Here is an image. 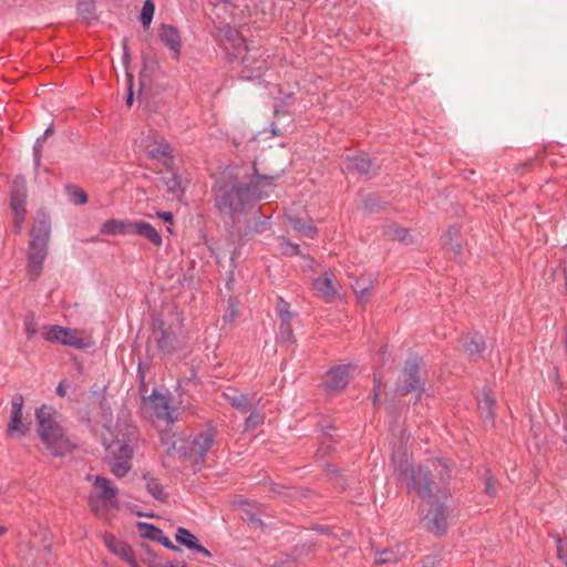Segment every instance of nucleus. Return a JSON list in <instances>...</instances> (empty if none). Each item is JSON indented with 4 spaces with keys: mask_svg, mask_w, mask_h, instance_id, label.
Listing matches in <instances>:
<instances>
[{
    "mask_svg": "<svg viewBox=\"0 0 567 567\" xmlns=\"http://www.w3.org/2000/svg\"><path fill=\"white\" fill-rule=\"evenodd\" d=\"M175 538L181 545L187 547L188 549H193L198 553H202L206 557L212 556L210 551L208 549H206L204 546H202L198 543L197 537L194 534H192L189 530H187L186 528L179 527L176 530Z\"/></svg>",
    "mask_w": 567,
    "mask_h": 567,
    "instance_id": "4be33fe9",
    "label": "nucleus"
},
{
    "mask_svg": "<svg viewBox=\"0 0 567 567\" xmlns=\"http://www.w3.org/2000/svg\"><path fill=\"white\" fill-rule=\"evenodd\" d=\"M147 491L155 499L161 502L165 499L166 494L164 493L162 485L158 484L155 480L147 482Z\"/></svg>",
    "mask_w": 567,
    "mask_h": 567,
    "instance_id": "473e14b6",
    "label": "nucleus"
},
{
    "mask_svg": "<svg viewBox=\"0 0 567 567\" xmlns=\"http://www.w3.org/2000/svg\"><path fill=\"white\" fill-rule=\"evenodd\" d=\"M458 248H460L458 245L452 246V250H454V251H457Z\"/></svg>",
    "mask_w": 567,
    "mask_h": 567,
    "instance_id": "052dcab7",
    "label": "nucleus"
},
{
    "mask_svg": "<svg viewBox=\"0 0 567 567\" xmlns=\"http://www.w3.org/2000/svg\"><path fill=\"white\" fill-rule=\"evenodd\" d=\"M51 221L43 217L30 230V241L27 250V277L35 281L42 274L49 252Z\"/></svg>",
    "mask_w": 567,
    "mask_h": 567,
    "instance_id": "7ed1b4c3",
    "label": "nucleus"
},
{
    "mask_svg": "<svg viewBox=\"0 0 567 567\" xmlns=\"http://www.w3.org/2000/svg\"><path fill=\"white\" fill-rule=\"evenodd\" d=\"M236 317V310L231 308L229 312L225 316V320L231 321Z\"/></svg>",
    "mask_w": 567,
    "mask_h": 567,
    "instance_id": "5fc2aeb1",
    "label": "nucleus"
},
{
    "mask_svg": "<svg viewBox=\"0 0 567 567\" xmlns=\"http://www.w3.org/2000/svg\"><path fill=\"white\" fill-rule=\"evenodd\" d=\"M159 179L167 187V190L175 196H181L184 192L182 178L173 163L169 168H163L158 173Z\"/></svg>",
    "mask_w": 567,
    "mask_h": 567,
    "instance_id": "6ab92c4d",
    "label": "nucleus"
},
{
    "mask_svg": "<svg viewBox=\"0 0 567 567\" xmlns=\"http://www.w3.org/2000/svg\"><path fill=\"white\" fill-rule=\"evenodd\" d=\"M117 488L104 476H96L89 496V506L92 512L99 513L101 507H107L116 502Z\"/></svg>",
    "mask_w": 567,
    "mask_h": 567,
    "instance_id": "1a4fd4ad",
    "label": "nucleus"
},
{
    "mask_svg": "<svg viewBox=\"0 0 567 567\" xmlns=\"http://www.w3.org/2000/svg\"><path fill=\"white\" fill-rule=\"evenodd\" d=\"M76 9L79 14L89 23L96 20L94 0H79Z\"/></svg>",
    "mask_w": 567,
    "mask_h": 567,
    "instance_id": "c756f323",
    "label": "nucleus"
},
{
    "mask_svg": "<svg viewBox=\"0 0 567 567\" xmlns=\"http://www.w3.org/2000/svg\"><path fill=\"white\" fill-rule=\"evenodd\" d=\"M143 516H144V517H145V516H147V517H153V514H148V513H145V512H144V513H143Z\"/></svg>",
    "mask_w": 567,
    "mask_h": 567,
    "instance_id": "e2e57ef3",
    "label": "nucleus"
},
{
    "mask_svg": "<svg viewBox=\"0 0 567 567\" xmlns=\"http://www.w3.org/2000/svg\"><path fill=\"white\" fill-rule=\"evenodd\" d=\"M154 333L161 348L168 347V336H166V332L163 330V322L158 326V332L154 331Z\"/></svg>",
    "mask_w": 567,
    "mask_h": 567,
    "instance_id": "79ce46f5",
    "label": "nucleus"
},
{
    "mask_svg": "<svg viewBox=\"0 0 567 567\" xmlns=\"http://www.w3.org/2000/svg\"><path fill=\"white\" fill-rule=\"evenodd\" d=\"M54 132V126L53 125H50L45 131L44 133L40 136V138H43V141H45L49 136H51Z\"/></svg>",
    "mask_w": 567,
    "mask_h": 567,
    "instance_id": "864d4df0",
    "label": "nucleus"
},
{
    "mask_svg": "<svg viewBox=\"0 0 567 567\" xmlns=\"http://www.w3.org/2000/svg\"><path fill=\"white\" fill-rule=\"evenodd\" d=\"M270 187L271 179L267 176L250 177L245 168H226L213 188L215 206L224 217L235 221L247 205L266 198Z\"/></svg>",
    "mask_w": 567,
    "mask_h": 567,
    "instance_id": "f257e3e1",
    "label": "nucleus"
},
{
    "mask_svg": "<svg viewBox=\"0 0 567 567\" xmlns=\"http://www.w3.org/2000/svg\"><path fill=\"white\" fill-rule=\"evenodd\" d=\"M144 410L151 417L166 424L174 423L177 420L176 409L172 405L171 399L166 394L156 391L146 401L144 400Z\"/></svg>",
    "mask_w": 567,
    "mask_h": 567,
    "instance_id": "9d476101",
    "label": "nucleus"
},
{
    "mask_svg": "<svg viewBox=\"0 0 567 567\" xmlns=\"http://www.w3.org/2000/svg\"><path fill=\"white\" fill-rule=\"evenodd\" d=\"M14 214V230L16 234H20L22 229V225L25 219L27 209L23 210H12Z\"/></svg>",
    "mask_w": 567,
    "mask_h": 567,
    "instance_id": "a19ab883",
    "label": "nucleus"
},
{
    "mask_svg": "<svg viewBox=\"0 0 567 567\" xmlns=\"http://www.w3.org/2000/svg\"><path fill=\"white\" fill-rule=\"evenodd\" d=\"M163 535L162 530L155 528L153 525L144 523V538H150L152 540H158Z\"/></svg>",
    "mask_w": 567,
    "mask_h": 567,
    "instance_id": "ea45409f",
    "label": "nucleus"
},
{
    "mask_svg": "<svg viewBox=\"0 0 567 567\" xmlns=\"http://www.w3.org/2000/svg\"><path fill=\"white\" fill-rule=\"evenodd\" d=\"M157 567H186V565L181 561H177V563L166 561L163 565H157Z\"/></svg>",
    "mask_w": 567,
    "mask_h": 567,
    "instance_id": "8fccbe9b",
    "label": "nucleus"
},
{
    "mask_svg": "<svg viewBox=\"0 0 567 567\" xmlns=\"http://www.w3.org/2000/svg\"><path fill=\"white\" fill-rule=\"evenodd\" d=\"M392 462L396 473L405 478H410L411 489L424 498L432 496L427 468L419 466L417 470H413L406 452L393 453Z\"/></svg>",
    "mask_w": 567,
    "mask_h": 567,
    "instance_id": "423d86ee",
    "label": "nucleus"
},
{
    "mask_svg": "<svg viewBox=\"0 0 567 567\" xmlns=\"http://www.w3.org/2000/svg\"><path fill=\"white\" fill-rule=\"evenodd\" d=\"M289 221L291 227L305 237L313 238L317 234V230L312 224H307L300 218L289 217Z\"/></svg>",
    "mask_w": 567,
    "mask_h": 567,
    "instance_id": "7c9ffc66",
    "label": "nucleus"
},
{
    "mask_svg": "<svg viewBox=\"0 0 567 567\" xmlns=\"http://www.w3.org/2000/svg\"><path fill=\"white\" fill-rule=\"evenodd\" d=\"M65 192L69 195V200L75 205H84L87 203L86 193L76 185H65Z\"/></svg>",
    "mask_w": 567,
    "mask_h": 567,
    "instance_id": "2f4dec72",
    "label": "nucleus"
},
{
    "mask_svg": "<svg viewBox=\"0 0 567 567\" xmlns=\"http://www.w3.org/2000/svg\"><path fill=\"white\" fill-rule=\"evenodd\" d=\"M288 305L280 300L279 306V318H280V338L284 341L291 342L293 340V333L291 328L292 315L287 309Z\"/></svg>",
    "mask_w": 567,
    "mask_h": 567,
    "instance_id": "5701e85b",
    "label": "nucleus"
},
{
    "mask_svg": "<svg viewBox=\"0 0 567 567\" xmlns=\"http://www.w3.org/2000/svg\"><path fill=\"white\" fill-rule=\"evenodd\" d=\"M24 329H25V334H27L28 339H32L37 334L38 329H37V324H35V321H34V318L32 315L25 316Z\"/></svg>",
    "mask_w": 567,
    "mask_h": 567,
    "instance_id": "4c0bfd02",
    "label": "nucleus"
},
{
    "mask_svg": "<svg viewBox=\"0 0 567 567\" xmlns=\"http://www.w3.org/2000/svg\"><path fill=\"white\" fill-rule=\"evenodd\" d=\"M312 289L317 297L331 302L339 296L340 285L331 271H326L312 282Z\"/></svg>",
    "mask_w": 567,
    "mask_h": 567,
    "instance_id": "9b49d317",
    "label": "nucleus"
},
{
    "mask_svg": "<svg viewBox=\"0 0 567 567\" xmlns=\"http://www.w3.org/2000/svg\"><path fill=\"white\" fill-rule=\"evenodd\" d=\"M244 63H245L246 65H248V63H249V58H244Z\"/></svg>",
    "mask_w": 567,
    "mask_h": 567,
    "instance_id": "680f3d73",
    "label": "nucleus"
},
{
    "mask_svg": "<svg viewBox=\"0 0 567 567\" xmlns=\"http://www.w3.org/2000/svg\"><path fill=\"white\" fill-rule=\"evenodd\" d=\"M417 371L419 364L416 362L406 364L396 381V392L400 395H405L411 391L420 393L421 380L417 375Z\"/></svg>",
    "mask_w": 567,
    "mask_h": 567,
    "instance_id": "f8f14e48",
    "label": "nucleus"
},
{
    "mask_svg": "<svg viewBox=\"0 0 567 567\" xmlns=\"http://www.w3.org/2000/svg\"><path fill=\"white\" fill-rule=\"evenodd\" d=\"M158 38L172 51L174 59H178L181 52V37L177 30L172 25L163 24L158 29Z\"/></svg>",
    "mask_w": 567,
    "mask_h": 567,
    "instance_id": "aec40b11",
    "label": "nucleus"
},
{
    "mask_svg": "<svg viewBox=\"0 0 567 567\" xmlns=\"http://www.w3.org/2000/svg\"><path fill=\"white\" fill-rule=\"evenodd\" d=\"M28 188L24 176L17 175L11 184L10 207L12 210L27 209Z\"/></svg>",
    "mask_w": 567,
    "mask_h": 567,
    "instance_id": "f3484780",
    "label": "nucleus"
},
{
    "mask_svg": "<svg viewBox=\"0 0 567 567\" xmlns=\"http://www.w3.org/2000/svg\"><path fill=\"white\" fill-rule=\"evenodd\" d=\"M43 143H44L43 138L38 137L33 145V164H34L35 172L39 171V167L41 164Z\"/></svg>",
    "mask_w": 567,
    "mask_h": 567,
    "instance_id": "f704fd0d",
    "label": "nucleus"
},
{
    "mask_svg": "<svg viewBox=\"0 0 567 567\" xmlns=\"http://www.w3.org/2000/svg\"><path fill=\"white\" fill-rule=\"evenodd\" d=\"M7 532V528L0 525V536H2Z\"/></svg>",
    "mask_w": 567,
    "mask_h": 567,
    "instance_id": "13d9d810",
    "label": "nucleus"
},
{
    "mask_svg": "<svg viewBox=\"0 0 567 567\" xmlns=\"http://www.w3.org/2000/svg\"><path fill=\"white\" fill-rule=\"evenodd\" d=\"M130 62H131V55L128 51V47L126 43V40L123 41V56H122V63L125 69V104L127 107H131L134 103V75L130 71Z\"/></svg>",
    "mask_w": 567,
    "mask_h": 567,
    "instance_id": "412c9836",
    "label": "nucleus"
},
{
    "mask_svg": "<svg viewBox=\"0 0 567 567\" xmlns=\"http://www.w3.org/2000/svg\"><path fill=\"white\" fill-rule=\"evenodd\" d=\"M95 431L99 433L101 442L105 447V460L111 472L116 477L125 476L132 467V447L128 443L118 440L112 429L106 424H103L100 430L96 429Z\"/></svg>",
    "mask_w": 567,
    "mask_h": 567,
    "instance_id": "20e7f679",
    "label": "nucleus"
},
{
    "mask_svg": "<svg viewBox=\"0 0 567 567\" xmlns=\"http://www.w3.org/2000/svg\"><path fill=\"white\" fill-rule=\"evenodd\" d=\"M432 465H433V466H435V468H436L437 466H441V467H443V468H447L446 464H445V463H443V462H441V461L432 462Z\"/></svg>",
    "mask_w": 567,
    "mask_h": 567,
    "instance_id": "6e6d98bb",
    "label": "nucleus"
},
{
    "mask_svg": "<svg viewBox=\"0 0 567 567\" xmlns=\"http://www.w3.org/2000/svg\"><path fill=\"white\" fill-rule=\"evenodd\" d=\"M354 368L351 365H338L330 369L324 377V385L330 391H340L344 389L350 379Z\"/></svg>",
    "mask_w": 567,
    "mask_h": 567,
    "instance_id": "ddd939ff",
    "label": "nucleus"
},
{
    "mask_svg": "<svg viewBox=\"0 0 567 567\" xmlns=\"http://www.w3.org/2000/svg\"><path fill=\"white\" fill-rule=\"evenodd\" d=\"M495 399L489 392H484L482 399L478 401V410L482 417L486 421L493 422L494 420Z\"/></svg>",
    "mask_w": 567,
    "mask_h": 567,
    "instance_id": "bb28decb",
    "label": "nucleus"
},
{
    "mask_svg": "<svg viewBox=\"0 0 567 567\" xmlns=\"http://www.w3.org/2000/svg\"><path fill=\"white\" fill-rule=\"evenodd\" d=\"M157 216L167 223H172L173 216L168 212L158 213Z\"/></svg>",
    "mask_w": 567,
    "mask_h": 567,
    "instance_id": "603ef678",
    "label": "nucleus"
},
{
    "mask_svg": "<svg viewBox=\"0 0 567 567\" xmlns=\"http://www.w3.org/2000/svg\"><path fill=\"white\" fill-rule=\"evenodd\" d=\"M566 442H567V436H566Z\"/></svg>",
    "mask_w": 567,
    "mask_h": 567,
    "instance_id": "774afa93",
    "label": "nucleus"
},
{
    "mask_svg": "<svg viewBox=\"0 0 567 567\" xmlns=\"http://www.w3.org/2000/svg\"><path fill=\"white\" fill-rule=\"evenodd\" d=\"M485 349L484 339L481 334L472 336L467 342L464 343V351L472 358L478 357Z\"/></svg>",
    "mask_w": 567,
    "mask_h": 567,
    "instance_id": "cd10ccee",
    "label": "nucleus"
},
{
    "mask_svg": "<svg viewBox=\"0 0 567 567\" xmlns=\"http://www.w3.org/2000/svg\"><path fill=\"white\" fill-rule=\"evenodd\" d=\"M66 386H68V385L65 384V382H64V381H61V382L58 384V386H56V394H58L59 396H62V398H63V396H65V395H66Z\"/></svg>",
    "mask_w": 567,
    "mask_h": 567,
    "instance_id": "de8ad7c7",
    "label": "nucleus"
},
{
    "mask_svg": "<svg viewBox=\"0 0 567 567\" xmlns=\"http://www.w3.org/2000/svg\"><path fill=\"white\" fill-rule=\"evenodd\" d=\"M393 237L399 240H403L406 237V230L400 227H394Z\"/></svg>",
    "mask_w": 567,
    "mask_h": 567,
    "instance_id": "49530a36",
    "label": "nucleus"
},
{
    "mask_svg": "<svg viewBox=\"0 0 567 567\" xmlns=\"http://www.w3.org/2000/svg\"><path fill=\"white\" fill-rule=\"evenodd\" d=\"M485 489H486V493L489 495H493L495 493L494 483L491 477L486 478Z\"/></svg>",
    "mask_w": 567,
    "mask_h": 567,
    "instance_id": "09e8293b",
    "label": "nucleus"
},
{
    "mask_svg": "<svg viewBox=\"0 0 567 567\" xmlns=\"http://www.w3.org/2000/svg\"><path fill=\"white\" fill-rule=\"evenodd\" d=\"M138 20L142 21V12L138 14Z\"/></svg>",
    "mask_w": 567,
    "mask_h": 567,
    "instance_id": "338daca9",
    "label": "nucleus"
},
{
    "mask_svg": "<svg viewBox=\"0 0 567 567\" xmlns=\"http://www.w3.org/2000/svg\"><path fill=\"white\" fill-rule=\"evenodd\" d=\"M155 11V4L152 0L144 1V28L148 27L152 22Z\"/></svg>",
    "mask_w": 567,
    "mask_h": 567,
    "instance_id": "e433bc0d",
    "label": "nucleus"
},
{
    "mask_svg": "<svg viewBox=\"0 0 567 567\" xmlns=\"http://www.w3.org/2000/svg\"><path fill=\"white\" fill-rule=\"evenodd\" d=\"M217 431L208 426L188 441H173L172 449L179 452L184 457L189 458L195 466L204 463L206 453L212 449Z\"/></svg>",
    "mask_w": 567,
    "mask_h": 567,
    "instance_id": "39448f33",
    "label": "nucleus"
},
{
    "mask_svg": "<svg viewBox=\"0 0 567 567\" xmlns=\"http://www.w3.org/2000/svg\"><path fill=\"white\" fill-rule=\"evenodd\" d=\"M24 398L21 393H16L11 400V415L8 424V433L18 432L20 435H25L28 427L22 424V408Z\"/></svg>",
    "mask_w": 567,
    "mask_h": 567,
    "instance_id": "a211bd4d",
    "label": "nucleus"
},
{
    "mask_svg": "<svg viewBox=\"0 0 567 567\" xmlns=\"http://www.w3.org/2000/svg\"><path fill=\"white\" fill-rule=\"evenodd\" d=\"M144 148V169L156 174L163 168H169L174 163L173 150L162 136H148Z\"/></svg>",
    "mask_w": 567,
    "mask_h": 567,
    "instance_id": "0eeeda50",
    "label": "nucleus"
},
{
    "mask_svg": "<svg viewBox=\"0 0 567 567\" xmlns=\"http://www.w3.org/2000/svg\"><path fill=\"white\" fill-rule=\"evenodd\" d=\"M227 401L237 410L246 412L250 409V402L247 395L238 392L235 389H228L225 392Z\"/></svg>",
    "mask_w": 567,
    "mask_h": 567,
    "instance_id": "393cba45",
    "label": "nucleus"
},
{
    "mask_svg": "<svg viewBox=\"0 0 567 567\" xmlns=\"http://www.w3.org/2000/svg\"><path fill=\"white\" fill-rule=\"evenodd\" d=\"M404 555V548L402 546H398L395 549H384L375 553V561L378 564H392L400 560V558Z\"/></svg>",
    "mask_w": 567,
    "mask_h": 567,
    "instance_id": "a878e982",
    "label": "nucleus"
},
{
    "mask_svg": "<svg viewBox=\"0 0 567 567\" xmlns=\"http://www.w3.org/2000/svg\"><path fill=\"white\" fill-rule=\"evenodd\" d=\"M142 101V73L138 75V82H137V102L140 103Z\"/></svg>",
    "mask_w": 567,
    "mask_h": 567,
    "instance_id": "3c124183",
    "label": "nucleus"
},
{
    "mask_svg": "<svg viewBox=\"0 0 567 567\" xmlns=\"http://www.w3.org/2000/svg\"><path fill=\"white\" fill-rule=\"evenodd\" d=\"M280 250L282 254L286 255H298L299 254V247L298 245H293L289 241H287L285 238L279 239Z\"/></svg>",
    "mask_w": 567,
    "mask_h": 567,
    "instance_id": "58836bf2",
    "label": "nucleus"
},
{
    "mask_svg": "<svg viewBox=\"0 0 567 567\" xmlns=\"http://www.w3.org/2000/svg\"><path fill=\"white\" fill-rule=\"evenodd\" d=\"M136 379L138 382L137 391L142 395V358L137 357L136 363Z\"/></svg>",
    "mask_w": 567,
    "mask_h": 567,
    "instance_id": "37998d69",
    "label": "nucleus"
},
{
    "mask_svg": "<svg viewBox=\"0 0 567 567\" xmlns=\"http://www.w3.org/2000/svg\"><path fill=\"white\" fill-rule=\"evenodd\" d=\"M136 526H137L138 530H141V532H142V522H141V520H138V522L136 523Z\"/></svg>",
    "mask_w": 567,
    "mask_h": 567,
    "instance_id": "bf43d9fd",
    "label": "nucleus"
},
{
    "mask_svg": "<svg viewBox=\"0 0 567 567\" xmlns=\"http://www.w3.org/2000/svg\"><path fill=\"white\" fill-rule=\"evenodd\" d=\"M101 233L103 235H142V221H128L120 219H110L102 224Z\"/></svg>",
    "mask_w": 567,
    "mask_h": 567,
    "instance_id": "dca6fc26",
    "label": "nucleus"
},
{
    "mask_svg": "<svg viewBox=\"0 0 567 567\" xmlns=\"http://www.w3.org/2000/svg\"><path fill=\"white\" fill-rule=\"evenodd\" d=\"M104 545L107 549L120 556L123 560L128 563L131 567H140L138 561L135 558L132 547L123 540L117 539L113 534L105 533L103 535Z\"/></svg>",
    "mask_w": 567,
    "mask_h": 567,
    "instance_id": "2eb2a0df",
    "label": "nucleus"
},
{
    "mask_svg": "<svg viewBox=\"0 0 567 567\" xmlns=\"http://www.w3.org/2000/svg\"><path fill=\"white\" fill-rule=\"evenodd\" d=\"M150 549L147 547L144 546V554H150Z\"/></svg>",
    "mask_w": 567,
    "mask_h": 567,
    "instance_id": "0e129e2a",
    "label": "nucleus"
},
{
    "mask_svg": "<svg viewBox=\"0 0 567 567\" xmlns=\"http://www.w3.org/2000/svg\"><path fill=\"white\" fill-rule=\"evenodd\" d=\"M264 422V416L256 410H252L250 415L245 421V430L257 427Z\"/></svg>",
    "mask_w": 567,
    "mask_h": 567,
    "instance_id": "c9c22d12",
    "label": "nucleus"
},
{
    "mask_svg": "<svg viewBox=\"0 0 567 567\" xmlns=\"http://www.w3.org/2000/svg\"><path fill=\"white\" fill-rule=\"evenodd\" d=\"M37 433L51 455L56 457L72 453L78 444L56 420V411L47 404L35 410Z\"/></svg>",
    "mask_w": 567,
    "mask_h": 567,
    "instance_id": "f03ea898",
    "label": "nucleus"
},
{
    "mask_svg": "<svg viewBox=\"0 0 567 567\" xmlns=\"http://www.w3.org/2000/svg\"><path fill=\"white\" fill-rule=\"evenodd\" d=\"M424 526L435 535H442L447 527V512L441 504H435L431 507L423 518Z\"/></svg>",
    "mask_w": 567,
    "mask_h": 567,
    "instance_id": "4468645a",
    "label": "nucleus"
},
{
    "mask_svg": "<svg viewBox=\"0 0 567 567\" xmlns=\"http://www.w3.org/2000/svg\"><path fill=\"white\" fill-rule=\"evenodd\" d=\"M41 333L43 339L49 342L72 347L79 350L91 346V342L82 338L81 332L76 329L58 324H48L43 326Z\"/></svg>",
    "mask_w": 567,
    "mask_h": 567,
    "instance_id": "6e6552de",
    "label": "nucleus"
},
{
    "mask_svg": "<svg viewBox=\"0 0 567 567\" xmlns=\"http://www.w3.org/2000/svg\"><path fill=\"white\" fill-rule=\"evenodd\" d=\"M372 289V281L370 279L361 278L353 282V290L360 302L369 299Z\"/></svg>",
    "mask_w": 567,
    "mask_h": 567,
    "instance_id": "c85d7f7f",
    "label": "nucleus"
},
{
    "mask_svg": "<svg viewBox=\"0 0 567 567\" xmlns=\"http://www.w3.org/2000/svg\"><path fill=\"white\" fill-rule=\"evenodd\" d=\"M371 167L372 163L365 154H357L347 157L346 169L348 171H357L358 173L367 174L370 172Z\"/></svg>",
    "mask_w": 567,
    "mask_h": 567,
    "instance_id": "b1692460",
    "label": "nucleus"
},
{
    "mask_svg": "<svg viewBox=\"0 0 567 567\" xmlns=\"http://www.w3.org/2000/svg\"><path fill=\"white\" fill-rule=\"evenodd\" d=\"M144 237H146L155 246L162 245V237L158 231L150 224L144 223Z\"/></svg>",
    "mask_w": 567,
    "mask_h": 567,
    "instance_id": "72a5a7b5",
    "label": "nucleus"
},
{
    "mask_svg": "<svg viewBox=\"0 0 567 567\" xmlns=\"http://www.w3.org/2000/svg\"><path fill=\"white\" fill-rule=\"evenodd\" d=\"M136 515L142 517V512H136Z\"/></svg>",
    "mask_w": 567,
    "mask_h": 567,
    "instance_id": "69168bd1",
    "label": "nucleus"
},
{
    "mask_svg": "<svg viewBox=\"0 0 567 567\" xmlns=\"http://www.w3.org/2000/svg\"><path fill=\"white\" fill-rule=\"evenodd\" d=\"M380 385L379 384H374V402L377 401V398H378V390H379Z\"/></svg>",
    "mask_w": 567,
    "mask_h": 567,
    "instance_id": "4d7b16f0",
    "label": "nucleus"
},
{
    "mask_svg": "<svg viewBox=\"0 0 567 567\" xmlns=\"http://www.w3.org/2000/svg\"><path fill=\"white\" fill-rule=\"evenodd\" d=\"M439 566V559L433 556H429L424 559L422 567H437Z\"/></svg>",
    "mask_w": 567,
    "mask_h": 567,
    "instance_id": "c03bdc74",
    "label": "nucleus"
},
{
    "mask_svg": "<svg viewBox=\"0 0 567 567\" xmlns=\"http://www.w3.org/2000/svg\"><path fill=\"white\" fill-rule=\"evenodd\" d=\"M161 544H163L166 548H171L173 550H177L178 548L167 538L166 536L162 535L158 539Z\"/></svg>",
    "mask_w": 567,
    "mask_h": 567,
    "instance_id": "a18cd8bd",
    "label": "nucleus"
}]
</instances>
